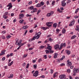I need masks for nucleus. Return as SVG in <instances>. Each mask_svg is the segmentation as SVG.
Returning a JSON list of instances; mask_svg holds the SVG:
<instances>
[{"label": "nucleus", "instance_id": "obj_1", "mask_svg": "<svg viewBox=\"0 0 79 79\" xmlns=\"http://www.w3.org/2000/svg\"><path fill=\"white\" fill-rule=\"evenodd\" d=\"M52 46H50V44H48V46L47 47V49H48V50L49 51V53H53L54 51H52Z\"/></svg>", "mask_w": 79, "mask_h": 79}, {"label": "nucleus", "instance_id": "obj_2", "mask_svg": "<svg viewBox=\"0 0 79 79\" xmlns=\"http://www.w3.org/2000/svg\"><path fill=\"white\" fill-rule=\"evenodd\" d=\"M53 22H47L46 23V26H48V27H51V26H52V24H53Z\"/></svg>", "mask_w": 79, "mask_h": 79}, {"label": "nucleus", "instance_id": "obj_3", "mask_svg": "<svg viewBox=\"0 0 79 79\" xmlns=\"http://www.w3.org/2000/svg\"><path fill=\"white\" fill-rule=\"evenodd\" d=\"M75 20L73 19L72 22H71L69 24V26H74V23H75Z\"/></svg>", "mask_w": 79, "mask_h": 79}, {"label": "nucleus", "instance_id": "obj_4", "mask_svg": "<svg viewBox=\"0 0 79 79\" xmlns=\"http://www.w3.org/2000/svg\"><path fill=\"white\" fill-rule=\"evenodd\" d=\"M60 79H65L66 77V76L64 74H62L60 76Z\"/></svg>", "mask_w": 79, "mask_h": 79}, {"label": "nucleus", "instance_id": "obj_5", "mask_svg": "<svg viewBox=\"0 0 79 79\" xmlns=\"http://www.w3.org/2000/svg\"><path fill=\"white\" fill-rule=\"evenodd\" d=\"M39 75V71H35V73L33 74V76L37 77Z\"/></svg>", "mask_w": 79, "mask_h": 79}, {"label": "nucleus", "instance_id": "obj_6", "mask_svg": "<svg viewBox=\"0 0 79 79\" xmlns=\"http://www.w3.org/2000/svg\"><path fill=\"white\" fill-rule=\"evenodd\" d=\"M67 65L68 66H71V65L72 64V63H71V62L69 61V60H68L67 61Z\"/></svg>", "mask_w": 79, "mask_h": 79}, {"label": "nucleus", "instance_id": "obj_7", "mask_svg": "<svg viewBox=\"0 0 79 79\" xmlns=\"http://www.w3.org/2000/svg\"><path fill=\"white\" fill-rule=\"evenodd\" d=\"M19 19H22L23 18H24V15L23 14H20L19 15Z\"/></svg>", "mask_w": 79, "mask_h": 79}, {"label": "nucleus", "instance_id": "obj_8", "mask_svg": "<svg viewBox=\"0 0 79 79\" xmlns=\"http://www.w3.org/2000/svg\"><path fill=\"white\" fill-rule=\"evenodd\" d=\"M59 45L58 44H56L55 46H54V48L55 50H57V49H59Z\"/></svg>", "mask_w": 79, "mask_h": 79}, {"label": "nucleus", "instance_id": "obj_9", "mask_svg": "<svg viewBox=\"0 0 79 79\" xmlns=\"http://www.w3.org/2000/svg\"><path fill=\"white\" fill-rule=\"evenodd\" d=\"M79 70L78 69H74L73 71V72L74 73H79Z\"/></svg>", "mask_w": 79, "mask_h": 79}, {"label": "nucleus", "instance_id": "obj_10", "mask_svg": "<svg viewBox=\"0 0 79 79\" xmlns=\"http://www.w3.org/2000/svg\"><path fill=\"white\" fill-rule=\"evenodd\" d=\"M61 5L62 6H65L66 5V2H61Z\"/></svg>", "mask_w": 79, "mask_h": 79}, {"label": "nucleus", "instance_id": "obj_11", "mask_svg": "<svg viewBox=\"0 0 79 79\" xmlns=\"http://www.w3.org/2000/svg\"><path fill=\"white\" fill-rule=\"evenodd\" d=\"M65 52L66 53H67L68 55H70V53H71V52L69 50H65Z\"/></svg>", "mask_w": 79, "mask_h": 79}, {"label": "nucleus", "instance_id": "obj_12", "mask_svg": "<svg viewBox=\"0 0 79 79\" xmlns=\"http://www.w3.org/2000/svg\"><path fill=\"white\" fill-rule=\"evenodd\" d=\"M58 55V53H55L54 54V58H57V56Z\"/></svg>", "mask_w": 79, "mask_h": 79}, {"label": "nucleus", "instance_id": "obj_13", "mask_svg": "<svg viewBox=\"0 0 79 79\" xmlns=\"http://www.w3.org/2000/svg\"><path fill=\"white\" fill-rule=\"evenodd\" d=\"M47 28H48V27H41V29H43V30H44V31H45V30H46V29H47Z\"/></svg>", "mask_w": 79, "mask_h": 79}, {"label": "nucleus", "instance_id": "obj_14", "mask_svg": "<svg viewBox=\"0 0 79 79\" xmlns=\"http://www.w3.org/2000/svg\"><path fill=\"white\" fill-rule=\"evenodd\" d=\"M47 17H49V16H52V14H51L50 13H48L47 15H46Z\"/></svg>", "mask_w": 79, "mask_h": 79}, {"label": "nucleus", "instance_id": "obj_15", "mask_svg": "<svg viewBox=\"0 0 79 79\" xmlns=\"http://www.w3.org/2000/svg\"><path fill=\"white\" fill-rule=\"evenodd\" d=\"M57 74H58V73L57 72L55 73L53 75V77H56Z\"/></svg>", "mask_w": 79, "mask_h": 79}, {"label": "nucleus", "instance_id": "obj_16", "mask_svg": "<svg viewBox=\"0 0 79 79\" xmlns=\"http://www.w3.org/2000/svg\"><path fill=\"white\" fill-rule=\"evenodd\" d=\"M13 61H12L11 62H10V63H9L8 64V66H11V65L13 64Z\"/></svg>", "mask_w": 79, "mask_h": 79}, {"label": "nucleus", "instance_id": "obj_17", "mask_svg": "<svg viewBox=\"0 0 79 79\" xmlns=\"http://www.w3.org/2000/svg\"><path fill=\"white\" fill-rule=\"evenodd\" d=\"M27 28H28V26H24L23 27V29H27Z\"/></svg>", "mask_w": 79, "mask_h": 79}, {"label": "nucleus", "instance_id": "obj_18", "mask_svg": "<svg viewBox=\"0 0 79 79\" xmlns=\"http://www.w3.org/2000/svg\"><path fill=\"white\" fill-rule=\"evenodd\" d=\"M29 10H32L34 9V6H30L29 8Z\"/></svg>", "mask_w": 79, "mask_h": 79}, {"label": "nucleus", "instance_id": "obj_19", "mask_svg": "<svg viewBox=\"0 0 79 79\" xmlns=\"http://www.w3.org/2000/svg\"><path fill=\"white\" fill-rule=\"evenodd\" d=\"M36 36H35L36 37V38L37 39H39V37H40V36L38 35H37V34H36L35 35Z\"/></svg>", "mask_w": 79, "mask_h": 79}, {"label": "nucleus", "instance_id": "obj_20", "mask_svg": "<svg viewBox=\"0 0 79 79\" xmlns=\"http://www.w3.org/2000/svg\"><path fill=\"white\" fill-rule=\"evenodd\" d=\"M63 47V44H60V50H61V48H62V47Z\"/></svg>", "mask_w": 79, "mask_h": 79}, {"label": "nucleus", "instance_id": "obj_21", "mask_svg": "<svg viewBox=\"0 0 79 79\" xmlns=\"http://www.w3.org/2000/svg\"><path fill=\"white\" fill-rule=\"evenodd\" d=\"M76 37V36L75 35H74L71 38V39H75Z\"/></svg>", "mask_w": 79, "mask_h": 79}, {"label": "nucleus", "instance_id": "obj_22", "mask_svg": "<svg viewBox=\"0 0 79 79\" xmlns=\"http://www.w3.org/2000/svg\"><path fill=\"white\" fill-rule=\"evenodd\" d=\"M65 32H66V30L64 28L62 30V33L63 34H64Z\"/></svg>", "mask_w": 79, "mask_h": 79}, {"label": "nucleus", "instance_id": "obj_23", "mask_svg": "<svg viewBox=\"0 0 79 79\" xmlns=\"http://www.w3.org/2000/svg\"><path fill=\"white\" fill-rule=\"evenodd\" d=\"M24 21V20L21 19L19 21V23L20 24H23V22Z\"/></svg>", "mask_w": 79, "mask_h": 79}, {"label": "nucleus", "instance_id": "obj_24", "mask_svg": "<svg viewBox=\"0 0 79 79\" xmlns=\"http://www.w3.org/2000/svg\"><path fill=\"white\" fill-rule=\"evenodd\" d=\"M3 18H4L5 19H7V18H8V17H7V16H6L5 15H4L3 16Z\"/></svg>", "mask_w": 79, "mask_h": 79}, {"label": "nucleus", "instance_id": "obj_25", "mask_svg": "<svg viewBox=\"0 0 79 79\" xmlns=\"http://www.w3.org/2000/svg\"><path fill=\"white\" fill-rule=\"evenodd\" d=\"M7 7H9V6H11L12 7V5L11 4V3H10L7 6Z\"/></svg>", "mask_w": 79, "mask_h": 79}, {"label": "nucleus", "instance_id": "obj_26", "mask_svg": "<svg viewBox=\"0 0 79 79\" xmlns=\"http://www.w3.org/2000/svg\"><path fill=\"white\" fill-rule=\"evenodd\" d=\"M13 74H10V77H8V78H13Z\"/></svg>", "mask_w": 79, "mask_h": 79}, {"label": "nucleus", "instance_id": "obj_27", "mask_svg": "<svg viewBox=\"0 0 79 79\" xmlns=\"http://www.w3.org/2000/svg\"><path fill=\"white\" fill-rule=\"evenodd\" d=\"M40 6H41V5H40V4L38 3L36 5V7H40Z\"/></svg>", "mask_w": 79, "mask_h": 79}, {"label": "nucleus", "instance_id": "obj_28", "mask_svg": "<svg viewBox=\"0 0 79 79\" xmlns=\"http://www.w3.org/2000/svg\"><path fill=\"white\" fill-rule=\"evenodd\" d=\"M45 52L46 53H47V54H48L49 53V52H50V51H49L47 50H45Z\"/></svg>", "mask_w": 79, "mask_h": 79}, {"label": "nucleus", "instance_id": "obj_29", "mask_svg": "<svg viewBox=\"0 0 79 79\" xmlns=\"http://www.w3.org/2000/svg\"><path fill=\"white\" fill-rule=\"evenodd\" d=\"M53 27H56V23H55L53 24Z\"/></svg>", "mask_w": 79, "mask_h": 79}, {"label": "nucleus", "instance_id": "obj_30", "mask_svg": "<svg viewBox=\"0 0 79 79\" xmlns=\"http://www.w3.org/2000/svg\"><path fill=\"white\" fill-rule=\"evenodd\" d=\"M79 8H77L75 12V13H77L78 12V11H79Z\"/></svg>", "mask_w": 79, "mask_h": 79}, {"label": "nucleus", "instance_id": "obj_31", "mask_svg": "<svg viewBox=\"0 0 79 79\" xmlns=\"http://www.w3.org/2000/svg\"><path fill=\"white\" fill-rule=\"evenodd\" d=\"M15 41H16V44H17V43L18 42V41H19V39H15Z\"/></svg>", "mask_w": 79, "mask_h": 79}, {"label": "nucleus", "instance_id": "obj_32", "mask_svg": "<svg viewBox=\"0 0 79 79\" xmlns=\"http://www.w3.org/2000/svg\"><path fill=\"white\" fill-rule=\"evenodd\" d=\"M64 58H65V56H62V57L61 59H60V60L62 61V60H63V59H64Z\"/></svg>", "mask_w": 79, "mask_h": 79}, {"label": "nucleus", "instance_id": "obj_33", "mask_svg": "<svg viewBox=\"0 0 79 79\" xmlns=\"http://www.w3.org/2000/svg\"><path fill=\"white\" fill-rule=\"evenodd\" d=\"M71 2V0H68L67 1L66 3L67 4H68V3H69Z\"/></svg>", "mask_w": 79, "mask_h": 79}, {"label": "nucleus", "instance_id": "obj_34", "mask_svg": "<svg viewBox=\"0 0 79 79\" xmlns=\"http://www.w3.org/2000/svg\"><path fill=\"white\" fill-rule=\"evenodd\" d=\"M33 67L34 68V69H36V68H37V64H35V65H34Z\"/></svg>", "mask_w": 79, "mask_h": 79}, {"label": "nucleus", "instance_id": "obj_35", "mask_svg": "<svg viewBox=\"0 0 79 79\" xmlns=\"http://www.w3.org/2000/svg\"><path fill=\"white\" fill-rule=\"evenodd\" d=\"M76 27H77V29H76V31H78L79 29V26L77 25L76 26Z\"/></svg>", "mask_w": 79, "mask_h": 79}, {"label": "nucleus", "instance_id": "obj_36", "mask_svg": "<svg viewBox=\"0 0 79 79\" xmlns=\"http://www.w3.org/2000/svg\"><path fill=\"white\" fill-rule=\"evenodd\" d=\"M21 44H22V43L21 42H18L17 44H16V45H19H19H21Z\"/></svg>", "mask_w": 79, "mask_h": 79}, {"label": "nucleus", "instance_id": "obj_37", "mask_svg": "<svg viewBox=\"0 0 79 79\" xmlns=\"http://www.w3.org/2000/svg\"><path fill=\"white\" fill-rule=\"evenodd\" d=\"M36 34H37L38 35H39V36H40V35H41V34H42V33L40 32H38Z\"/></svg>", "mask_w": 79, "mask_h": 79}, {"label": "nucleus", "instance_id": "obj_38", "mask_svg": "<svg viewBox=\"0 0 79 79\" xmlns=\"http://www.w3.org/2000/svg\"><path fill=\"white\" fill-rule=\"evenodd\" d=\"M45 47V46H40V48H42V49H43V48H44Z\"/></svg>", "mask_w": 79, "mask_h": 79}, {"label": "nucleus", "instance_id": "obj_39", "mask_svg": "<svg viewBox=\"0 0 79 79\" xmlns=\"http://www.w3.org/2000/svg\"><path fill=\"white\" fill-rule=\"evenodd\" d=\"M60 66H65V64L64 63H62L60 65Z\"/></svg>", "mask_w": 79, "mask_h": 79}, {"label": "nucleus", "instance_id": "obj_40", "mask_svg": "<svg viewBox=\"0 0 79 79\" xmlns=\"http://www.w3.org/2000/svg\"><path fill=\"white\" fill-rule=\"evenodd\" d=\"M32 16L31 15H29V14H27L26 15V16H27V17H31V16Z\"/></svg>", "mask_w": 79, "mask_h": 79}, {"label": "nucleus", "instance_id": "obj_41", "mask_svg": "<svg viewBox=\"0 0 79 79\" xmlns=\"http://www.w3.org/2000/svg\"><path fill=\"white\" fill-rule=\"evenodd\" d=\"M40 13V10H38V12L37 13V15H38Z\"/></svg>", "mask_w": 79, "mask_h": 79}, {"label": "nucleus", "instance_id": "obj_42", "mask_svg": "<svg viewBox=\"0 0 79 79\" xmlns=\"http://www.w3.org/2000/svg\"><path fill=\"white\" fill-rule=\"evenodd\" d=\"M41 61H42V59L40 58L38 60V62L39 63H40Z\"/></svg>", "mask_w": 79, "mask_h": 79}, {"label": "nucleus", "instance_id": "obj_43", "mask_svg": "<svg viewBox=\"0 0 79 79\" xmlns=\"http://www.w3.org/2000/svg\"><path fill=\"white\" fill-rule=\"evenodd\" d=\"M40 4L42 5V6H43L44 5V3L43 2H40Z\"/></svg>", "mask_w": 79, "mask_h": 79}, {"label": "nucleus", "instance_id": "obj_44", "mask_svg": "<svg viewBox=\"0 0 79 79\" xmlns=\"http://www.w3.org/2000/svg\"><path fill=\"white\" fill-rule=\"evenodd\" d=\"M27 30H26L24 34H23V35H26V34H27Z\"/></svg>", "mask_w": 79, "mask_h": 79}, {"label": "nucleus", "instance_id": "obj_45", "mask_svg": "<svg viewBox=\"0 0 79 79\" xmlns=\"http://www.w3.org/2000/svg\"><path fill=\"white\" fill-rule=\"evenodd\" d=\"M7 39H10L11 37V36L10 35H8L6 36Z\"/></svg>", "mask_w": 79, "mask_h": 79}, {"label": "nucleus", "instance_id": "obj_46", "mask_svg": "<svg viewBox=\"0 0 79 79\" xmlns=\"http://www.w3.org/2000/svg\"><path fill=\"white\" fill-rule=\"evenodd\" d=\"M44 59H46L47 58V55H45L44 56Z\"/></svg>", "mask_w": 79, "mask_h": 79}, {"label": "nucleus", "instance_id": "obj_47", "mask_svg": "<svg viewBox=\"0 0 79 79\" xmlns=\"http://www.w3.org/2000/svg\"><path fill=\"white\" fill-rule=\"evenodd\" d=\"M1 37H2V38L3 39H5V36L3 35H2L1 36Z\"/></svg>", "mask_w": 79, "mask_h": 79}, {"label": "nucleus", "instance_id": "obj_48", "mask_svg": "<svg viewBox=\"0 0 79 79\" xmlns=\"http://www.w3.org/2000/svg\"><path fill=\"white\" fill-rule=\"evenodd\" d=\"M6 31H2L1 34H5Z\"/></svg>", "mask_w": 79, "mask_h": 79}, {"label": "nucleus", "instance_id": "obj_49", "mask_svg": "<svg viewBox=\"0 0 79 79\" xmlns=\"http://www.w3.org/2000/svg\"><path fill=\"white\" fill-rule=\"evenodd\" d=\"M67 73H70L71 72V70L70 69H68L67 70Z\"/></svg>", "mask_w": 79, "mask_h": 79}, {"label": "nucleus", "instance_id": "obj_50", "mask_svg": "<svg viewBox=\"0 0 79 79\" xmlns=\"http://www.w3.org/2000/svg\"><path fill=\"white\" fill-rule=\"evenodd\" d=\"M40 78H44V77H45V76H44V75H42L41 76H40Z\"/></svg>", "mask_w": 79, "mask_h": 79}, {"label": "nucleus", "instance_id": "obj_51", "mask_svg": "<svg viewBox=\"0 0 79 79\" xmlns=\"http://www.w3.org/2000/svg\"><path fill=\"white\" fill-rule=\"evenodd\" d=\"M56 31L57 33V34H58L59 33V31H60V30L59 29H57L56 30Z\"/></svg>", "mask_w": 79, "mask_h": 79}, {"label": "nucleus", "instance_id": "obj_52", "mask_svg": "<svg viewBox=\"0 0 79 79\" xmlns=\"http://www.w3.org/2000/svg\"><path fill=\"white\" fill-rule=\"evenodd\" d=\"M33 31L34 30H31L29 31V32L30 33H32V32H33Z\"/></svg>", "mask_w": 79, "mask_h": 79}, {"label": "nucleus", "instance_id": "obj_53", "mask_svg": "<svg viewBox=\"0 0 79 79\" xmlns=\"http://www.w3.org/2000/svg\"><path fill=\"white\" fill-rule=\"evenodd\" d=\"M36 39V37L35 36H34V37L32 38V40H35Z\"/></svg>", "mask_w": 79, "mask_h": 79}, {"label": "nucleus", "instance_id": "obj_54", "mask_svg": "<svg viewBox=\"0 0 79 79\" xmlns=\"http://www.w3.org/2000/svg\"><path fill=\"white\" fill-rule=\"evenodd\" d=\"M33 10L35 12V11H37V9H36V8H35L33 9Z\"/></svg>", "mask_w": 79, "mask_h": 79}, {"label": "nucleus", "instance_id": "obj_55", "mask_svg": "<svg viewBox=\"0 0 79 79\" xmlns=\"http://www.w3.org/2000/svg\"><path fill=\"white\" fill-rule=\"evenodd\" d=\"M60 9L62 11H63V10H64V8H63V7H60Z\"/></svg>", "mask_w": 79, "mask_h": 79}, {"label": "nucleus", "instance_id": "obj_56", "mask_svg": "<svg viewBox=\"0 0 79 79\" xmlns=\"http://www.w3.org/2000/svg\"><path fill=\"white\" fill-rule=\"evenodd\" d=\"M49 41H50V42H52V38L51 37L49 38Z\"/></svg>", "mask_w": 79, "mask_h": 79}, {"label": "nucleus", "instance_id": "obj_57", "mask_svg": "<svg viewBox=\"0 0 79 79\" xmlns=\"http://www.w3.org/2000/svg\"><path fill=\"white\" fill-rule=\"evenodd\" d=\"M5 57H3L2 59V61H5Z\"/></svg>", "mask_w": 79, "mask_h": 79}, {"label": "nucleus", "instance_id": "obj_58", "mask_svg": "<svg viewBox=\"0 0 79 79\" xmlns=\"http://www.w3.org/2000/svg\"><path fill=\"white\" fill-rule=\"evenodd\" d=\"M75 56V55H74V54H72V58H74V56Z\"/></svg>", "mask_w": 79, "mask_h": 79}, {"label": "nucleus", "instance_id": "obj_59", "mask_svg": "<svg viewBox=\"0 0 79 79\" xmlns=\"http://www.w3.org/2000/svg\"><path fill=\"white\" fill-rule=\"evenodd\" d=\"M10 55V56H13V53H11L10 54V55Z\"/></svg>", "mask_w": 79, "mask_h": 79}, {"label": "nucleus", "instance_id": "obj_60", "mask_svg": "<svg viewBox=\"0 0 79 79\" xmlns=\"http://www.w3.org/2000/svg\"><path fill=\"white\" fill-rule=\"evenodd\" d=\"M27 54H24L23 55V56L25 58H26V57H27Z\"/></svg>", "mask_w": 79, "mask_h": 79}, {"label": "nucleus", "instance_id": "obj_61", "mask_svg": "<svg viewBox=\"0 0 79 79\" xmlns=\"http://www.w3.org/2000/svg\"><path fill=\"white\" fill-rule=\"evenodd\" d=\"M79 18V16H75V17H74V18L75 19H77V18Z\"/></svg>", "mask_w": 79, "mask_h": 79}, {"label": "nucleus", "instance_id": "obj_62", "mask_svg": "<svg viewBox=\"0 0 79 79\" xmlns=\"http://www.w3.org/2000/svg\"><path fill=\"white\" fill-rule=\"evenodd\" d=\"M55 3V1H53L52 2V5H54V4H53V3Z\"/></svg>", "mask_w": 79, "mask_h": 79}, {"label": "nucleus", "instance_id": "obj_63", "mask_svg": "<svg viewBox=\"0 0 79 79\" xmlns=\"http://www.w3.org/2000/svg\"><path fill=\"white\" fill-rule=\"evenodd\" d=\"M44 7H46V6L44 5V6H43L42 7V10H44Z\"/></svg>", "mask_w": 79, "mask_h": 79}, {"label": "nucleus", "instance_id": "obj_64", "mask_svg": "<svg viewBox=\"0 0 79 79\" xmlns=\"http://www.w3.org/2000/svg\"><path fill=\"white\" fill-rule=\"evenodd\" d=\"M53 73V70H51V74H52Z\"/></svg>", "mask_w": 79, "mask_h": 79}]
</instances>
